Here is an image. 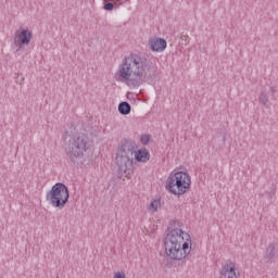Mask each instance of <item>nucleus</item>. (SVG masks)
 <instances>
[{"label": "nucleus", "mask_w": 278, "mask_h": 278, "mask_svg": "<svg viewBox=\"0 0 278 278\" xmlns=\"http://www.w3.org/2000/svg\"><path fill=\"white\" fill-rule=\"evenodd\" d=\"M119 77L129 88H138L146 81L153 84L157 79V72L153 61L137 53L124 58L119 65Z\"/></svg>", "instance_id": "obj_1"}, {"label": "nucleus", "mask_w": 278, "mask_h": 278, "mask_svg": "<svg viewBox=\"0 0 278 278\" xmlns=\"http://www.w3.org/2000/svg\"><path fill=\"white\" fill-rule=\"evenodd\" d=\"M166 255L169 260L181 262V260H190L192 251V239L179 228H168V232L164 239Z\"/></svg>", "instance_id": "obj_2"}, {"label": "nucleus", "mask_w": 278, "mask_h": 278, "mask_svg": "<svg viewBox=\"0 0 278 278\" xmlns=\"http://www.w3.org/2000/svg\"><path fill=\"white\" fill-rule=\"evenodd\" d=\"M91 147L90 139L84 134H75L70 137L65 153L73 166L84 164Z\"/></svg>", "instance_id": "obj_3"}, {"label": "nucleus", "mask_w": 278, "mask_h": 278, "mask_svg": "<svg viewBox=\"0 0 278 278\" xmlns=\"http://www.w3.org/2000/svg\"><path fill=\"white\" fill-rule=\"evenodd\" d=\"M134 144L127 139L123 140L117 149L115 159L119 177L127 175V172L131 170V166H134Z\"/></svg>", "instance_id": "obj_4"}, {"label": "nucleus", "mask_w": 278, "mask_h": 278, "mask_svg": "<svg viewBox=\"0 0 278 278\" xmlns=\"http://www.w3.org/2000/svg\"><path fill=\"white\" fill-rule=\"evenodd\" d=\"M191 184L192 181L188 173L177 172L168 176L166 190H168L172 194L181 197V194H186V192L190 191Z\"/></svg>", "instance_id": "obj_5"}, {"label": "nucleus", "mask_w": 278, "mask_h": 278, "mask_svg": "<svg viewBox=\"0 0 278 278\" xmlns=\"http://www.w3.org/2000/svg\"><path fill=\"white\" fill-rule=\"evenodd\" d=\"M71 194L68 193V187L64 182H56L50 191L46 194V200L50 202L52 207L56 210H64L66 203H68Z\"/></svg>", "instance_id": "obj_6"}, {"label": "nucleus", "mask_w": 278, "mask_h": 278, "mask_svg": "<svg viewBox=\"0 0 278 278\" xmlns=\"http://www.w3.org/2000/svg\"><path fill=\"white\" fill-rule=\"evenodd\" d=\"M33 37L34 34L29 29H22L20 33L17 30L16 36L14 37V42H17L16 52L23 49V47H29Z\"/></svg>", "instance_id": "obj_7"}, {"label": "nucleus", "mask_w": 278, "mask_h": 278, "mask_svg": "<svg viewBox=\"0 0 278 278\" xmlns=\"http://www.w3.org/2000/svg\"><path fill=\"white\" fill-rule=\"evenodd\" d=\"M219 278H238L236 274V263H233V261H228L222 266Z\"/></svg>", "instance_id": "obj_8"}, {"label": "nucleus", "mask_w": 278, "mask_h": 278, "mask_svg": "<svg viewBox=\"0 0 278 278\" xmlns=\"http://www.w3.org/2000/svg\"><path fill=\"white\" fill-rule=\"evenodd\" d=\"M151 51H156L157 53H162L166 51L167 42L164 38H154L149 41Z\"/></svg>", "instance_id": "obj_9"}, {"label": "nucleus", "mask_w": 278, "mask_h": 278, "mask_svg": "<svg viewBox=\"0 0 278 278\" xmlns=\"http://www.w3.org/2000/svg\"><path fill=\"white\" fill-rule=\"evenodd\" d=\"M278 260V248L275 243H270L265 252V262L267 264H273V262H277Z\"/></svg>", "instance_id": "obj_10"}, {"label": "nucleus", "mask_w": 278, "mask_h": 278, "mask_svg": "<svg viewBox=\"0 0 278 278\" xmlns=\"http://www.w3.org/2000/svg\"><path fill=\"white\" fill-rule=\"evenodd\" d=\"M135 160L137 162H143L147 163L149 160H151V154L149 153V150L147 149H141L135 152Z\"/></svg>", "instance_id": "obj_11"}, {"label": "nucleus", "mask_w": 278, "mask_h": 278, "mask_svg": "<svg viewBox=\"0 0 278 278\" xmlns=\"http://www.w3.org/2000/svg\"><path fill=\"white\" fill-rule=\"evenodd\" d=\"M118 112L123 116H127L128 114H131V104L129 102L124 101L118 104Z\"/></svg>", "instance_id": "obj_12"}, {"label": "nucleus", "mask_w": 278, "mask_h": 278, "mask_svg": "<svg viewBox=\"0 0 278 278\" xmlns=\"http://www.w3.org/2000/svg\"><path fill=\"white\" fill-rule=\"evenodd\" d=\"M162 205V202L160 199H155L153 200L150 205H149V210L150 212H157V208Z\"/></svg>", "instance_id": "obj_13"}, {"label": "nucleus", "mask_w": 278, "mask_h": 278, "mask_svg": "<svg viewBox=\"0 0 278 278\" xmlns=\"http://www.w3.org/2000/svg\"><path fill=\"white\" fill-rule=\"evenodd\" d=\"M258 101L263 105H268V94L266 92L262 91L260 97H258Z\"/></svg>", "instance_id": "obj_14"}, {"label": "nucleus", "mask_w": 278, "mask_h": 278, "mask_svg": "<svg viewBox=\"0 0 278 278\" xmlns=\"http://www.w3.org/2000/svg\"><path fill=\"white\" fill-rule=\"evenodd\" d=\"M150 140H151V136L149 135H142L140 137V141L142 142V144H149Z\"/></svg>", "instance_id": "obj_15"}, {"label": "nucleus", "mask_w": 278, "mask_h": 278, "mask_svg": "<svg viewBox=\"0 0 278 278\" xmlns=\"http://www.w3.org/2000/svg\"><path fill=\"white\" fill-rule=\"evenodd\" d=\"M104 10H106V12H112V10H114V3L112 2L104 3Z\"/></svg>", "instance_id": "obj_16"}, {"label": "nucleus", "mask_w": 278, "mask_h": 278, "mask_svg": "<svg viewBox=\"0 0 278 278\" xmlns=\"http://www.w3.org/2000/svg\"><path fill=\"white\" fill-rule=\"evenodd\" d=\"M126 276H125V274L124 273H121V271H117V273H115V275H114V278H125Z\"/></svg>", "instance_id": "obj_17"}, {"label": "nucleus", "mask_w": 278, "mask_h": 278, "mask_svg": "<svg viewBox=\"0 0 278 278\" xmlns=\"http://www.w3.org/2000/svg\"><path fill=\"white\" fill-rule=\"evenodd\" d=\"M180 38L184 42H190V37L188 35H182Z\"/></svg>", "instance_id": "obj_18"}, {"label": "nucleus", "mask_w": 278, "mask_h": 278, "mask_svg": "<svg viewBox=\"0 0 278 278\" xmlns=\"http://www.w3.org/2000/svg\"><path fill=\"white\" fill-rule=\"evenodd\" d=\"M270 90H271L273 97L275 99V92H277V87H270Z\"/></svg>", "instance_id": "obj_19"}, {"label": "nucleus", "mask_w": 278, "mask_h": 278, "mask_svg": "<svg viewBox=\"0 0 278 278\" xmlns=\"http://www.w3.org/2000/svg\"><path fill=\"white\" fill-rule=\"evenodd\" d=\"M21 81H25V78H21Z\"/></svg>", "instance_id": "obj_20"}, {"label": "nucleus", "mask_w": 278, "mask_h": 278, "mask_svg": "<svg viewBox=\"0 0 278 278\" xmlns=\"http://www.w3.org/2000/svg\"><path fill=\"white\" fill-rule=\"evenodd\" d=\"M275 190H276V188H275V187H273V192H275Z\"/></svg>", "instance_id": "obj_21"}]
</instances>
